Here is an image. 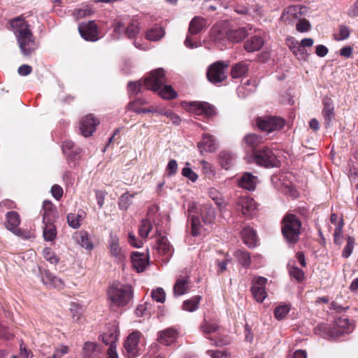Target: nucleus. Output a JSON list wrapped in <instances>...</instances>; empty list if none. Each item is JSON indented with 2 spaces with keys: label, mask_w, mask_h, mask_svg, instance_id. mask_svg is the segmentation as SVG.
I'll use <instances>...</instances> for the list:
<instances>
[{
  "label": "nucleus",
  "mask_w": 358,
  "mask_h": 358,
  "mask_svg": "<svg viewBox=\"0 0 358 358\" xmlns=\"http://www.w3.org/2000/svg\"><path fill=\"white\" fill-rule=\"evenodd\" d=\"M188 220L191 224L192 234L194 236L205 235L206 229L203 227L199 215L205 224H211L216 217L215 210L209 204L199 205L195 202H189L187 208Z\"/></svg>",
  "instance_id": "f257e3e1"
},
{
  "label": "nucleus",
  "mask_w": 358,
  "mask_h": 358,
  "mask_svg": "<svg viewBox=\"0 0 358 358\" xmlns=\"http://www.w3.org/2000/svg\"><path fill=\"white\" fill-rule=\"evenodd\" d=\"M12 30L16 37L20 51L24 56L31 55L37 48V44L30 25L21 17L10 21Z\"/></svg>",
  "instance_id": "f03ea898"
},
{
  "label": "nucleus",
  "mask_w": 358,
  "mask_h": 358,
  "mask_svg": "<svg viewBox=\"0 0 358 358\" xmlns=\"http://www.w3.org/2000/svg\"><path fill=\"white\" fill-rule=\"evenodd\" d=\"M165 71L162 68L152 71L145 78L144 86L158 94L164 99H171L177 96V92L170 85H166Z\"/></svg>",
  "instance_id": "7ed1b4c3"
},
{
  "label": "nucleus",
  "mask_w": 358,
  "mask_h": 358,
  "mask_svg": "<svg viewBox=\"0 0 358 358\" xmlns=\"http://www.w3.org/2000/svg\"><path fill=\"white\" fill-rule=\"evenodd\" d=\"M107 295L110 307H124L131 301L134 293L130 285L115 282L108 287Z\"/></svg>",
  "instance_id": "20e7f679"
},
{
  "label": "nucleus",
  "mask_w": 358,
  "mask_h": 358,
  "mask_svg": "<svg viewBox=\"0 0 358 358\" xmlns=\"http://www.w3.org/2000/svg\"><path fill=\"white\" fill-rule=\"evenodd\" d=\"M301 229L300 220L293 214H287L282 220V233L286 241L291 244H295L299 238Z\"/></svg>",
  "instance_id": "39448f33"
},
{
  "label": "nucleus",
  "mask_w": 358,
  "mask_h": 358,
  "mask_svg": "<svg viewBox=\"0 0 358 358\" xmlns=\"http://www.w3.org/2000/svg\"><path fill=\"white\" fill-rule=\"evenodd\" d=\"M255 162L264 167H276L280 165V162L275 155L268 147L253 151Z\"/></svg>",
  "instance_id": "423d86ee"
},
{
  "label": "nucleus",
  "mask_w": 358,
  "mask_h": 358,
  "mask_svg": "<svg viewBox=\"0 0 358 358\" xmlns=\"http://www.w3.org/2000/svg\"><path fill=\"white\" fill-rule=\"evenodd\" d=\"M257 204L255 201L248 196H240L236 201L235 208L248 218L252 217L256 212Z\"/></svg>",
  "instance_id": "0eeeda50"
},
{
  "label": "nucleus",
  "mask_w": 358,
  "mask_h": 358,
  "mask_svg": "<svg viewBox=\"0 0 358 358\" xmlns=\"http://www.w3.org/2000/svg\"><path fill=\"white\" fill-rule=\"evenodd\" d=\"M258 128L267 133L281 129L285 125V121L280 117H264L257 118Z\"/></svg>",
  "instance_id": "6e6552de"
},
{
  "label": "nucleus",
  "mask_w": 358,
  "mask_h": 358,
  "mask_svg": "<svg viewBox=\"0 0 358 358\" xmlns=\"http://www.w3.org/2000/svg\"><path fill=\"white\" fill-rule=\"evenodd\" d=\"M180 106L196 115L204 114L208 117H212L216 114L214 106L206 102H192L189 103L182 102Z\"/></svg>",
  "instance_id": "1a4fd4ad"
},
{
  "label": "nucleus",
  "mask_w": 358,
  "mask_h": 358,
  "mask_svg": "<svg viewBox=\"0 0 358 358\" xmlns=\"http://www.w3.org/2000/svg\"><path fill=\"white\" fill-rule=\"evenodd\" d=\"M227 64L224 62H216L212 64L208 69L207 78L208 80L214 84L220 83L227 78L225 69Z\"/></svg>",
  "instance_id": "9d476101"
},
{
  "label": "nucleus",
  "mask_w": 358,
  "mask_h": 358,
  "mask_svg": "<svg viewBox=\"0 0 358 358\" xmlns=\"http://www.w3.org/2000/svg\"><path fill=\"white\" fill-rule=\"evenodd\" d=\"M78 31L82 38L86 41H96L99 38L97 25L94 21L80 23Z\"/></svg>",
  "instance_id": "9b49d317"
},
{
  "label": "nucleus",
  "mask_w": 358,
  "mask_h": 358,
  "mask_svg": "<svg viewBox=\"0 0 358 358\" xmlns=\"http://www.w3.org/2000/svg\"><path fill=\"white\" fill-rule=\"evenodd\" d=\"M141 334L134 331L130 334L124 342L126 355L128 358H135L139 354L138 341Z\"/></svg>",
  "instance_id": "f8f14e48"
},
{
  "label": "nucleus",
  "mask_w": 358,
  "mask_h": 358,
  "mask_svg": "<svg viewBox=\"0 0 358 358\" xmlns=\"http://www.w3.org/2000/svg\"><path fill=\"white\" fill-rule=\"evenodd\" d=\"M108 244L109 253L116 261L122 262L126 258L124 250L120 246V240L117 234H110Z\"/></svg>",
  "instance_id": "ddd939ff"
},
{
  "label": "nucleus",
  "mask_w": 358,
  "mask_h": 358,
  "mask_svg": "<svg viewBox=\"0 0 358 358\" xmlns=\"http://www.w3.org/2000/svg\"><path fill=\"white\" fill-rule=\"evenodd\" d=\"M266 282L267 279L264 277H257L252 280L251 292L257 302H263L267 296V293L265 290Z\"/></svg>",
  "instance_id": "4468645a"
},
{
  "label": "nucleus",
  "mask_w": 358,
  "mask_h": 358,
  "mask_svg": "<svg viewBox=\"0 0 358 358\" xmlns=\"http://www.w3.org/2000/svg\"><path fill=\"white\" fill-rule=\"evenodd\" d=\"M99 124V122L92 115H86L80 121V134L85 137L92 136Z\"/></svg>",
  "instance_id": "2eb2a0df"
},
{
  "label": "nucleus",
  "mask_w": 358,
  "mask_h": 358,
  "mask_svg": "<svg viewBox=\"0 0 358 358\" xmlns=\"http://www.w3.org/2000/svg\"><path fill=\"white\" fill-rule=\"evenodd\" d=\"M40 274L43 283L51 288L62 289L64 287L62 279L57 278L48 270H40Z\"/></svg>",
  "instance_id": "dca6fc26"
},
{
  "label": "nucleus",
  "mask_w": 358,
  "mask_h": 358,
  "mask_svg": "<svg viewBox=\"0 0 358 358\" xmlns=\"http://www.w3.org/2000/svg\"><path fill=\"white\" fill-rule=\"evenodd\" d=\"M302 8L299 6H291L284 9L280 19L285 23L290 24L299 20L302 16Z\"/></svg>",
  "instance_id": "f3484780"
},
{
  "label": "nucleus",
  "mask_w": 358,
  "mask_h": 358,
  "mask_svg": "<svg viewBox=\"0 0 358 358\" xmlns=\"http://www.w3.org/2000/svg\"><path fill=\"white\" fill-rule=\"evenodd\" d=\"M286 44L289 47L290 51L299 60H307L309 55L304 49L301 48L300 43L296 41L294 38H287Z\"/></svg>",
  "instance_id": "a211bd4d"
},
{
  "label": "nucleus",
  "mask_w": 358,
  "mask_h": 358,
  "mask_svg": "<svg viewBox=\"0 0 358 358\" xmlns=\"http://www.w3.org/2000/svg\"><path fill=\"white\" fill-rule=\"evenodd\" d=\"M131 263L134 269L140 273L145 270L148 264V256L146 254L134 252L131 255Z\"/></svg>",
  "instance_id": "6ab92c4d"
},
{
  "label": "nucleus",
  "mask_w": 358,
  "mask_h": 358,
  "mask_svg": "<svg viewBox=\"0 0 358 358\" xmlns=\"http://www.w3.org/2000/svg\"><path fill=\"white\" fill-rule=\"evenodd\" d=\"M153 247L160 254L171 255L173 252L172 246L167 238L161 234L156 236L155 244Z\"/></svg>",
  "instance_id": "aec40b11"
},
{
  "label": "nucleus",
  "mask_w": 358,
  "mask_h": 358,
  "mask_svg": "<svg viewBox=\"0 0 358 358\" xmlns=\"http://www.w3.org/2000/svg\"><path fill=\"white\" fill-rule=\"evenodd\" d=\"M198 148L201 153L214 152L217 148L216 141L213 136L204 134L201 141L198 143Z\"/></svg>",
  "instance_id": "412c9836"
},
{
  "label": "nucleus",
  "mask_w": 358,
  "mask_h": 358,
  "mask_svg": "<svg viewBox=\"0 0 358 358\" xmlns=\"http://www.w3.org/2000/svg\"><path fill=\"white\" fill-rule=\"evenodd\" d=\"M6 228L17 236L20 235V230L17 228L20 223V216L17 213L10 211L6 214Z\"/></svg>",
  "instance_id": "4be33fe9"
},
{
  "label": "nucleus",
  "mask_w": 358,
  "mask_h": 358,
  "mask_svg": "<svg viewBox=\"0 0 358 358\" xmlns=\"http://www.w3.org/2000/svg\"><path fill=\"white\" fill-rule=\"evenodd\" d=\"M322 113L325 128H329L332 125V121L335 117L334 106L330 100L324 101V108Z\"/></svg>",
  "instance_id": "5701e85b"
},
{
  "label": "nucleus",
  "mask_w": 358,
  "mask_h": 358,
  "mask_svg": "<svg viewBox=\"0 0 358 358\" xmlns=\"http://www.w3.org/2000/svg\"><path fill=\"white\" fill-rule=\"evenodd\" d=\"M257 182V178L251 173L245 172L238 179V185L248 191H253L255 189Z\"/></svg>",
  "instance_id": "b1692460"
},
{
  "label": "nucleus",
  "mask_w": 358,
  "mask_h": 358,
  "mask_svg": "<svg viewBox=\"0 0 358 358\" xmlns=\"http://www.w3.org/2000/svg\"><path fill=\"white\" fill-rule=\"evenodd\" d=\"M207 27L206 20L201 16H195L192 19L189 25V32L191 34H198Z\"/></svg>",
  "instance_id": "393cba45"
},
{
  "label": "nucleus",
  "mask_w": 358,
  "mask_h": 358,
  "mask_svg": "<svg viewBox=\"0 0 358 358\" xmlns=\"http://www.w3.org/2000/svg\"><path fill=\"white\" fill-rule=\"evenodd\" d=\"M242 238L245 245L249 248L257 245V238L255 231L250 227H245L241 231Z\"/></svg>",
  "instance_id": "a878e982"
},
{
  "label": "nucleus",
  "mask_w": 358,
  "mask_h": 358,
  "mask_svg": "<svg viewBox=\"0 0 358 358\" xmlns=\"http://www.w3.org/2000/svg\"><path fill=\"white\" fill-rule=\"evenodd\" d=\"M176 331L172 329H167L159 333L158 341L162 344L169 345L176 341Z\"/></svg>",
  "instance_id": "bb28decb"
},
{
  "label": "nucleus",
  "mask_w": 358,
  "mask_h": 358,
  "mask_svg": "<svg viewBox=\"0 0 358 358\" xmlns=\"http://www.w3.org/2000/svg\"><path fill=\"white\" fill-rule=\"evenodd\" d=\"M86 358H94L102 353V349L93 342H86L83 348Z\"/></svg>",
  "instance_id": "cd10ccee"
},
{
  "label": "nucleus",
  "mask_w": 358,
  "mask_h": 358,
  "mask_svg": "<svg viewBox=\"0 0 358 358\" xmlns=\"http://www.w3.org/2000/svg\"><path fill=\"white\" fill-rule=\"evenodd\" d=\"M74 238L80 246L88 250H92L94 248L93 243L90 239L87 231H80L77 232L74 236Z\"/></svg>",
  "instance_id": "c85d7f7f"
},
{
  "label": "nucleus",
  "mask_w": 358,
  "mask_h": 358,
  "mask_svg": "<svg viewBox=\"0 0 358 358\" xmlns=\"http://www.w3.org/2000/svg\"><path fill=\"white\" fill-rule=\"evenodd\" d=\"M85 217V212L79 210L77 213H71L67 215V222L69 225L73 228L78 229L81 225V221Z\"/></svg>",
  "instance_id": "c756f323"
},
{
  "label": "nucleus",
  "mask_w": 358,
  "mask_h": 358,
  "mask_svg": "<svg viewBox=\"0 0 358 358\" xmlns=\"http://www.w3.org/2000/svg\"><path fill=\"white\" fill-rule=\"evenodd\" d=\"M264 41L260 36H255L245 41L244 47L248 52L259 50L263 45Z\"/></svg>",
  "instance_id": "7c9ffc66"
},
{
  "label": "nucleus",
  "mask_w": 358,
  "mask_h": 358,
  "mask_svg": "<svg viewBox=\"0 0 358 358\" xmlns=\"http://www.w3.org/2000/svg\"><path fill=\"white\" fill-rule=\"evenodd\" d=\"M248 71V66L245 62H241L233 66L231 76L233 78H240L245 76Z\"/></svg>",
  "instance_id": "2f4dec72"
},
{
  "label": "nucleus",
  "mask_w": 358,
  "mask_h": 358,
  "mask_svg": "<svg viewBox=\"0 0 358 358\" xmlns=\"http://www.w3.org/2000/svg\"><path fill=\"white\" fill-rule=\"evenodd\" d=\"M44 228H43V237L46 241H52L55 239L57 236V229L56 227L50 223V221L45 220V222H43Z\"/></svg>",
  "instance_id": "473e14b6"
},
{
  "label": "nucleus",
  "mask_w": 358,
  "mask_h": 358,
  "mask_svg": "<svg viewBox=\"0 0 358 358\" xmlns=\"http://www.w3.org/2000/svg\"><path fill=\"white\" fill-rule=\"evenodd\" d=\"M102 341L108 347L116 346V341L117 338V328L113 327L108 333L103 334L102 336Z\"/></svg>",
  "instance_id": "72a5a7b5"
},
{
  "label": "nucleus",
  "mask_w": 358,
  "mask_h": 358,
  "mask_svg": "<svg viewBox=\"0 0 358 358\" xmlns=\"http://www.w3.org/2000/svg\"><path fill=\"white\" fill-rule=\"evenodd\" d=\"M248 34L245 27H241L229 31L227 34L228 38L234 42H239Z\"/></svg>",
  "instance_id": "f704fd0d"
},
{
  "label": "nucleus",
  "mask_w": 358,
  "mask_h": 358,
  "mask_svg": "<svg viewBox=\"0 0 358 358\" xmlns=\"http://www.w3.org/2000/svg\"><path fill=\"white\" fill-rule=\"evenodd\" d=\"M234 156L229 152L222 151L220 153V161L222 168L229 169L234 164Z\"/></svg>",
  "instance_id": "c9c22d12"
},
{
  "label": "nucleus",
  "mask_w": 358,
  "mask_h": 358,
  "mask_svg": "<svg viewBox=\"0 0 358 358\" xmlns=\"http://www.w3.org/2000/svg\"><path fill=\"white\" fill-rule=\"evenodd\" d=\"M165 34L164 29L161 27H153L148 30L145 37L148 40L157 41L160 40Z\"/></svg>",
  "instance_id": "e433bc0d"
},
{
  "label": "nucleus",
  "mask_w": 358,
  "mask_h": 358,
  "mask_svg": "<svg viewBox=\"0 0 358 358\" xmlns=\"http://www.w3.org/2000/svg\"><path fill=\"white\" fill-rule=\"evenodd\" d=\"M140 31L139 22L137 20H132L125 29V34L129 38H134Z\"/></svg>",
  "instance_id": "4c0bfd02"
},
{
  "label": "nucleus",
  "mask_w": 358,
  "mask_h": 358,
  "mask_svg": "<svg viewBox=\"0 0 358 358\" xmlns=\"http://www.w3.org/2000/svg\"><path fill=\"white\" fill-rule=\"evenodd\" d=\"M201 297L199 296H194L190 299L185 300L182 304L184 310L193 312L198 308V305L200 301Z\"/></svg>",
  "instance_id": "58836bf2"
},
{
  "label": "nucleus",
  "mask_w": 358,
  "mask_h": 358,
  "mask_svg": "<svg viewBox=\"0 0 358 358\" xmlns=\"http://www.w3.org/2000/svg\"><path fill=\"white\" fill-rule=\"evenodd\" d=\"M152 229V225L150 221L148 219H144L141 221L139 229H138V234L142 238H146L150 231Z\"/></svg>",
  "instance_id": "ea45409f"
},
{
  "label": "nucleus",
  "mask_w": 358,
  "mask_h": 358,
  "mask_svg": "<svg viewBox=\"0 0 358 358\" xmlns=\"http://www.w3.org/2000/svg\"><path fill=\"white\" fill-rule=\"evenodd\" d=\"M203 6L207 12L215 11L218 7L223 6L225 8H227V6L224 5L222 0H205Z\"/></svg>",
  "instance_id": "a19ab883"
},
{
  "label": "nucleus",
  "mask_w": 358,
  "mask_h": 358,
  "mask_svg": "<svg viewBox=\"0 0 358 358\" xmlns=\"http://www.w3.org/2000/svg\"><path fill=\"white\" fill-rule=\"evenodd\" d=\"M245 143L252 148H254L262 143V138L255 134H250L245 136Z\"/></svg>",
  "instance_id": "79ce46f5"
},
{
  "label": "nucleus",
  "mask_w": 358,
  "mask_h": 358,
  "mask_svg": "<svg viewBox=\"0 0 358 358\" xmlns=\"http://www.w3.org/2000/svg\"><path fill=\"white\" fill-rule=\"evenodd\" d=\"M43 256L52 264H57L59 262V257L50 248H45L43 250Z\"/></svg>",
  "instance_id": "37998d69"
},
{
  "label": "nucleus",
  "mask_w": 358,
  "mask_h": 358,
  "mask_svg": "<svg viewBox=\"0 0 358 358\" xmlns=\"http://www.w3.org/2000/svg\"><path fill=\"white\" fill-rule=\"evenodd\" d=\"M134 196V194H131L129 192L122 194L119 199V208L123 210H127L131 203V200Z\"/></svg>",
  "instance_id": "c03bdc74"
},
{
  "label": "nucleus",
  "mask_w": 358,
  "mask_h": 358,
  "mask_svg": "<svg viewBox=\"0 0 358 358\" xmlns=\"http://www.w3.org/2000/svg\"><path fill=\"white\" fill-rule=\"evenodd\" d=\"M234 255L243 266H248L250 265V256L248 252L238 250L236 251Z\"/></svg>",
  "instance_id": "a18cd8bd"
},
{
  "label": "nucleus",
  "mask_w": 358,
  "mask_h": 358,
  "mask_svg": "<svg viewBox=\"0 0 358 358\" xmlns=\"http://www.w3.org/2000/svg\"><path fill=\"white\" fill-rule=\"evenodd\" d=\"M289 310L290 307L288 305L279 306L274 310V316L278 320H281L285 317Z\"/></svg>",
  "instance_id": "49530a36"
},
{
  "label": "nucleus",
  "mask_w": 358,
  "mask_h": 358,
  "mask_svg": "<svg viewBox=\"0 0 358 358\" xmlns=\"http://www.w3.org/2000/svg\"><path fill=\"white\" fill-rule=\"evenodd\" d=\"M53 210V205L49 201H44L43 203V222H45V220L50 221V218L52 216Z\"/></svg>",
  "instance_id": "de8ad7c7"
},
{
  "label": "nucleus",
  "mask_w": 358,
  "mask_h": 358,
  "mask_svg": "<svg viewBox=\"0 0 358 358\" xmlns=\"http://www.w3.org/2000/svg\"><path fill=\"white\" fill-rule=\"evenodd\" d=\"M93 13L91 8L87 6H85L81 8L76 9L73 11V17L75 20H78L85 17L90 16Z\"/></svg>",
  "instance_id": "09e8293b"
},
{
  "label": "nucleus",
  "mask_w": 358,
  "mask_h": 358,
  "mask_svg": "<svg viewBox=\"0 0 358 358\" xmlns=\"http://www.w3.org/2000/svg\"><path fill=\"white\" fill-rule=\"evenodd\" d=\"M350 34V30L348 27L341 24L338 28V33L334 35V38L336 41H343L347 39Z\"/></svg>",
  "instance_id": "8fccbe9b"
},
{
  "label": "nucleus",
  "mask_w": 358,
  "mask_h": 358,
  "mask_svg": "<svg viewBox=\"0 0 358 358\" xmlns=\"http://www.w3.org/2000/svg\"><path fill=\"white\" fill-rule=\"evenodd\" d=\"M178 171V162L175 159H171L166 168L165 178H169L176 175Z\"/></svg>",
  "instance_id": "3c124183"
},
{
  "label": "nucleus",
  "mask_w": 358,
  "mask_h": 358,
  "mask_svg": "<svg viewBox=\"0 0 358 358\" xmlns=\"http://www.w3.org/2000/svg\"><path fill=\"white\" fill-rule=\"evenodd\" d=\"M152 299L158 303H164L166 299V293L162 287L153 289L151 293Z\"/></svg>",
  "instance_id": "603ef678"
},
{
  "label": "nucleus",
  "mask_w": 358,
  "mask_h": 358,
  "mask_svg": "<svg viewBox=\"0 0 358 358\" xmlns=\"http://www.w3.org/2000/svg\"><path fill=\"white\" fill-rule=\"evenodd\" d=\"M355 245V238L350 236L348 237L347 239V244L344 247L343 252H342V257L344 258H348L353 250Z\"/></svg>",
  "instance_id": "864d4df0"
},
{
  "label": "nucleus",
  "mask_w": 358,
  "mask_h": 358,
  "mask_svg": "<svg viewBox=\"0 0 358 358\" xmlns=\"http://www.w3.org/2000/svg\"><path fill=\"white\" fill-rule=\"evenodd\" d=\"M201 328L204 334H211L218 331L220 327L216 323H212L205 320Z\"/></svg>",
  "instance_id": "5fc2aeb1"
},
{
  "label": "nucleus",
  "mask_w": 358,
  "mask_h": 358,
  "mask_svg": "<svg viewBox=\"0 0 358 358\" xmlns=\"http://www.w3.org/2000/svg\"><path fill=\"white\" fill-rule=\"evenodd\" d=\"M289 275L292 278L296 279L298 282H301L304 279L303 271L298 267L291 266L289 268Z\"/></svg>",
  "instance_id": "6e6d98bb"
},
{
  "label": "nucleus",
  "mask_w": 358,
  "mask_h": 358,
  "mask_svg": "<svg viewBox=\"0 0 358 358\" xmlns=\"http://www.w3.org/2000/svg\"><path fill=\"white\" fill-rule=\"evenodd\" d=\"M142 86L141 81L129 82L127 85L129 93L131 95H136L141 92Z\"/></svg>",
  "instance_id": "4d7b16f0"
},
{
  "label": "nucleus",
  "mask_w": 358,
  "mask_h": 358,
  "mask_svg": "<svg viewBox=\"0 0 358 358\" xmlns=\"http://www.w3.org/2000/svg\"><path fill=\"white\" fill-rule=\"evenodd\" d=\"M343 227V223L339 222L338 224L337 227L335 228V230L334 232V243L338 245H341L342 243Z\"/></svg>",
  "instance_id": "13d9d810"
},
{
  "label": "nucleus",
  "mask_w": 358,
  "mask_h": 358,
  "mask_svg": "<svg viewBox=\"0 0 358 358\" xmlns=\"http://www.w3.org/2000/svg\"><path fill=\"white\" fill-rule=\"evenodd\" d=\"M201 164L202 172L206 177L210 178L214 176L215 171L213 166L210 163L203 160L201 162Z\"/></svg>",
  "instance_id": "bf43d9fd"
},
{
  "label": "nucleus",
  "mask_w": 358,
  "mask_h": 358,
  "mask_svg": "<svg viewBox=\"0 0 358 358\" xmlns=\"http://www.w3.org/2000/svg\"><path fill=\"white\" fill-rule=\"evenodd\" d=\"M182 174L193 182H196L198 178L197 174L189 167H184L182 170Z\"/></svg>",
  "instance_id": "052dcab7"
},
{
  "label": "nucleus",
  "mask_w": 358,
  "mask_h": 358,
  "mask_svg": "<svg viewBox=\"0 0 358 358\" xmlns=\"http://www.w3.org/2000/svg\"><path fill=\"white\" fill-rule=\"evenodd\" d=\"M125 24L120 20H115L113 23V32L119 36L125 34Z\"/></svg>",
  "instance_id": "680f3d73"
},
{
  "label": "nucleus",
  "mask_w": 358,
  "mask_h": 358,
  "mask_svg": "<svg viewBox=\"0 0 358 358\" xmlns=\"http://www.w3.org/2000/svg\"><path fill=\"white\" fill-rule=\"evenodd\" d=\"M83 310V308L82 306L76 303H71L70 306V311L71 312L73 315V317L75 319L76 317L78 316L76 320H78V316L82 313Z\"/></svg>",
  "instance_id": "e2e57ef3"
},
{
  "label": "nucleus",
  "mask_w": 358,
  "mask_h": 358,
  "mask_svg": "<svg viewBox=\"0 0 358 358\" xmlns=\"http://www.w3.org/2000/svg\"><path fill=\"white\" fill-rule=\"evenodd\" d=\"M150 308V304L148 303H145L143 304H140L138 306L136 309V314L138 317H142L148 313V309Z\"/></svg>",
  "instance_id": "0e129e2a"
},
{
  "label": "nucleus",
  "mask_w": 358,
  "mask_h": 358,
  "mask_svg": "<svg viewBox=\"0 0 358 358\" xmlns=\"http://www.w3.org/2000/svg\"><path fill=\"white\" fill-rule=\"evenodd\" d=\"M75 147L73 142L71 141H66L64 142L62 145V150L63 152L66 155V157H71V151Z\"/></svg>",
  "instance_id": "69168bd1"
},
{
  "label": "nucleus",
  "mask_w": 358,
  "mask_h": 358,
  "mask_svg": "<svg viewBox=\"0 0 358 358\" xmlns=\"http://www.w3.org/2000/svg\"><path fill=\"white\" fill-rule=\"evenodd\" d=\"M206 353L212 358H229V354L226 351L208 350Z\"/></svg>",
  "instance_id": "338daca9"
},
{
  "label": "nucleus",
  "mask_w": 358,
  "mask_h": 358,
  "mask_svg": "<svg viewBox=\"0 0 358 358\" xmlns=\"http://www.w3.org/2000/svg\"><path fill=\"white\" fill-rule=\"evenodd\" d=\"M310 27V24L306 20L299 21L296 25V30L301 33L308 31Z\"/></svg>",
  "instance_id": "774afa93"
}]
</instances>
